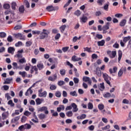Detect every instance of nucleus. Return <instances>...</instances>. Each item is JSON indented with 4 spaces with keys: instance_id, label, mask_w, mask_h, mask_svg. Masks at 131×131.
<instances>
[{
    "instance_id": "39",
    "label": "nucleus",
    "mask_w": 131,
    "mask_h": 131,
    "mask_svg": "<svg viewBox=\"0 0 131 131\" xmlns=\"http://www.w3.org/2000/svg\"><path fill=\"white\" fill-rule=\"evenodd\" d=\"M105 0H97V3L98 6H103V4Z\"/></svg>"
},
{
    "instance_id": "27",
    "label": "nucleus",
    "mask_w": 131,
    "mask_h": 131,
    "mask_svg": "<svg viewBox=\"0 0 131 131\" xmlns=\"http://www.w3.org/2000/svg\"><path fill=\"white\" fill-rule=\"evenodd\" d=\"M65 109V106L63 105H60L59 107L57 108V112H61V110H64Z\"/></svg>"
},
{
    "instance_id": "9",
    "label": "nucleus",
    "mask_w": 131,
    "mask_h": 131,
    "mask_svg": "<svg viewBox=\"0 0 131 131\" xmlns=\"http://www.w3.org/2000/svg\"><path fill=\"white\" fill-rule=\"evenodd\" d=\"M57 78V76L56 74H54L52 75V76H50L48 78V80L50 81H55Z\"/></svg>"
},
{
    "instance_id": "4",
    "label": "nucleus",
    "mask_w": 131,
    "mask_h": 131,
    "mask_svg": "<svg viewBox=\"0 0 131 131\" xmlns=\"http://www.w3.org/2000/svg\"><path fill=\"white\" fill-rule=\"evenodd\" d=\"M107 55H108L109 57L111 58V59H114L115 57L116 56V51H108L107 52Z\"/></svg>"
},
{
    "instance_id": "28",
    "label": "nucleus",
    "mask_w": 131,
    "mask_h": 131,
    "mask_svg": "<svg viewBox=\"0 0 131 131\" xmlns=\"http://www.w3.org/2000/svg\"><path fill=\"white\" fill-rule=\"evenodd\" d=\"M38 117L39 118V119L42 120L46 118V115L44 114H40L38 115Z\"/></svg>"
},
{
    "instance_id": "44",
    "label": "nucleus",
    "mask_w": 131,
    "mask_h": 131,
    "mask_svg": "<svg viewBox=\"0 0 131 131\" xmlns=\"http://www.w3.org/2000/svg\"><path fill=\"white\" fill-rule=\"evenodd\" d=\"M66 28V25H63L60 27V30L61 32H64Z\"/></svg>"
},
{
    "instance_id": "24",
    "label": "nucleus",
    "mask_w": 131,
    "mask_h": 131,
    "mask_svg": "<svg viewBox=\"0 0 131 131\" xmlns=\"http://www.w3.org/2000/svg\"><path fill=\"white\" fill-rule=\"evenodd\" d=\"M66 115L68 117H72L73 116V112L71 111H68L66 113Z\"/></svg>"
},
{
    "instance_id": "5",
    "label": "nucleus",
    "mask_w": 131,
    "mask_h": 131,
    "mask_svg": "<svg viewBox=\"0 0 131 131\" xmlns=\"http://www.w3.org/2000/svg\"><path fill=\"white\" fill-rule=\"evenodd\" d=\"M39 112H43L45 114H49V111H48V107L42 106L38 109Z\"/></svg>"
},
{
    "instance_id": "38",
    "label": "nucleus",
    "mask_w": 131,
    "mask_h": 131,
    "mask_svg": "<svg viewBox=\"0 0 131 131\" xmlns=\"http://www.w3.org/2000/svg\"><path fill=\"white\" fill-rule=\"evenodd\" d=\"M98 108L99 109V110L102 111V110L105 108V106H104V104H99L98 105Z\"/></svg>"
},
{
    "instance_id": "58",
    "label": "nucleus",
    "mask_w": 131,
    "mask_h": 131,
    "mask_svg": "<svg viewBox=\"0 0 131 131\" xmlns=\"http://www.w3.org/2000/svg\"><path fill=\"white\" fill-rule=\"evenodd\" d=\"M19 62L22 64H23V63H26V59L23 57L19 60Z\"/></svg>"
},
{
    "instance_id": "30",
    "label": "nucleus",
    "mask_w": 131,
    "mask_h": 131,
    "mask_svg": "<svg viewBox=\"0 0 131 131\" xmlns=\"http://www.w3.org/2000/svg\"><path fill=\"white\" fill-rule=\"evenodd\" d=\"M33 41H32V40H30L29 41H27L26 42V47H31V46L32 45V43H33Z\"/></svg>"
},
{
    "instance_id": "33",
    "label": "nucleus",
    "mask_w": 131,
    "mask_h": 131,
    "mask_svg": "<svg viewBox=\"0 0 131 131\" xmlns=\"http://www.w3.org/2000/svg\"><path fill=\"white\" fill-rule=\"evenodd\" d=\"M110 24H111L109 22L106 23L105 25L103 27V29H104L105 30H108V29H109V26Z\"/></svg>"
},
{
    "instance_id": "23",
    "label": "nucleus",
    "mask_w": 131,
    "mask_h": 131,
    "mask_svg": "<svg viewBox=\"0 0 131 131\" xmlns=\"http://www.w3.org/2000/svg\"><path fill=\"white\" fill-rule=\"evenodd\" d=\"M80 20L81 22H82L83 23H85L86 21H88V17L83 16L82 17H80Z\"/></svg>"
},
{
    "instance_id": "29",
    "label": "nucleus",
    "mask_w": 131,
    "mask_h": 131,
    "mask_svg": "<svg viewBox=\"0 0 131 131\" xmlns=\"http://www.w3.org/2000/svg\"><path fill=\"white\" fill-rule=\"evenodd\" d=\"M74 15H75V16H77V17H79L80 15H81V11L79 10H77L74 13Z\"/></svg>"
},
{
    "instance_id": "56",
    "label": "nucleus",
    "mask_w": 131,
    "mask_h": 131,
    "mask_svg": "<svg viewBox=\"0 0 131 131\" xmlns=\"http://www.w3.org/2000/svg\"><path fill=\"white\" fill-rule=\"evenodd\" d=\"M16 6H17V4H16V3L13 2L12 3L11 7H12V10H16Z\"/></svg>"
},
{
    "instance_id": "6",
    "label": "nucleus",
    "mask_w": 131,
    "mask_h": 131,
    "mask_svg": "<svg viewBox=\"0 0 131 131\" xmlns=\"http://www.w3.org/2000/svg\"><path fill=\"white\" fill-rule=\"evenodd\" d=\"M23 52H24L23 49L18 50L17 52V54L14 56V57H15V58H23V55L22 54H23Z\"/></svg>"
},
{
    "instance_id": "40",
    "label": "nucleus",
    "mask_w": 131,
    "mask_h": 131,
    "mask_svg": "<svg viewBox=\"0 0 131 131\" xmlns=\"http://www.w3.org/2000/svg\"><path fill=\"white\" fill-rule=\"evenodd\" d=\"M59 73L62 76H64V75H65V74H66V71L65 70V69H61L59 71Z\"/></svg>"
},
{
    "instance_id": "41",
    "label": "nucleus",
    "mask_w": 131,
    "mask_h": 131,
    "mask_svg": "<svg viewBox=\"0 0 131 131\" xmlns=\"http://www.w3.org/2000/svg\"><path fill=\"white\" fill-rule=\"evenodd\" d=\"M51 113H52V116H58V112H55L54 110H51Z\"/></svg>"
},
{
    "instance_id": "46",
    "label": "nucleus",
    "mask_w": 131,
    "mask_h": 131,
    "mask_svg": "<svg viewBox=\"0 0 131 131\" xmlns=\"http://www.w3.org/2000/svg\"><path fill=\"white\" fill-rule=\"evenodd\" d=\"M32 33L33 35H35V34H37L38 35H39V34H40V31L37 30L32 31Z\"/></svg>"
},
{
    "instance_id": "8",
    "label": "nucleus",
    "mask_w": 131,
    "mask_h": 131,
    "mask_svg": "<svg viewBox=\"0 0 131 131\" xmlns=\"http://www.w3.org/2000/svg\"><path fill=\"white\" fill-rule=\"evenodd\" d=\"M71 106L72 108H73V112H74V113L78 111V107H77V105H76L75 103H72Z\"/></svg>"
},
{
    "instance_id": "64",
    "label": "nucleus",
    "mask_w": 131,
    "mask_h": 131,
    "mask_svg": "<svg viewBox=\"0 0 131 131\" xmlns=\"http://www.w3.org/2000/svg\"><path fill=\"white\" fill-rule=\"evenodd\" d=\"M18 129H19L20 131L25 130V127H24V125H22L18 127Z\"/></svg>"
},
{
    "instance_id": "10",
    "label": "nucleus",
    "mask_w": 131,
    "mask_h": 131,
    "mask_svg": "<svg viewBox=\"0 0 131 131\" xmlns=\"http://www.w3.org/2000/svg\"><path fill=\"white\" fill-rule=\"evenodd\" d=\"M2 120H6L8 117H9V112H4L2 115Z\"/></svg>"
},
{
    "instance_id": "59",
    "label": "nucleus",
    "mask_w": 131,
    "mask_h": 131,
    "mask_svg": "<svg viewBox=\"0 0 131 131\" xmlns=\"http://www.w3.org/2000/svg\"><path fill=\"white\" fill-rule=\"evenodd\" d=\"M24 115L27 117L30 116V115H31V113L29 112L28 111H26L24 113Z\"/></svg>"
},
{
    "instance_id": "11",
    "label": "nucleus",
    "mask_w": 131,
    "mask_h": 131,
    "mask_svg": "<svg viewBox=\"0 0 131 131\" xmlns=\"http://www.w3.org/2000/svg\"><path fill=\"white\" fill-rule=\"evenodd\" d=\"M95 73L97 75V76H99V77L101 76L102 72L101 71L100 68H99V67L96 68V70H95Z\"/></svg>"
},
{
    "instance_id": "32",
    "label": "nucleus",
    "mask_w": 131,
    "mask_h": 131,
    "mask_svg": "<svg viewBox=\"0 0 131 131\" xmlns=\"http://www.w3.org/2000/svg\"><path fill=\"white\" fill-rule=\"evenodd\" d=\"M25 127V129H30L31 128V125L30 124L26 123L24 125Z\"/></svg>"
},
{
    "instance_id": "52",
    "label": "nucleus",
    "mask_w": 131,
    "mask_h": 131,
    "mask_svg": "<svg viewBox=\"0 0 131 131\" xmlns=\"http://www.w3.org/2000/svg\"><path fill=\"white\" fill-rule=\"evenodd\" d=\"M42 31L43 34H45L46 36H48V35H49V34H50V31H49V30L43 29Z\"/></svg>"
},
{
    "instance_id": "35",
    "label": "nucleus",
    "mask_w": 131,
    "mask_h": 131,
    "mask_svg": "<svg viewBox=\"0 0 131 131\" xmlns=\"http://www.w3.org/2000/svg\"><path fill=\"white\" fill-rule=\"evenodd\" d=\"M86 117L85 114H82L81 116H78L77 117V119H84Z\"/></svg>"
},
{
    "instance_id": "42",
    "label": "nucleus",
    "mask_w": 131,
    "mask_h": 131,
    "mask_svg": "<svg viewBox=\"0 0 131 131\" xmlns=\"http://www.w3.org/2000/svg\"><path fill=\"white\" fill-rule=\"evenodd\" d=\"M70 95L73 97H77L76 91H72L70 93Z\"/></svg>"
},
{
    "instance_id": "20",
    "label": "nucleus",
    "mask_w": 131,
    "mask_h": 131,
    "mask_svg": "<svg viewBox=\"0 0 131 131\" xmlns=\"http://www.w3.org/2000/svg\"><path fill=\"white\" fill-rule=\"evenodd\" d=\"M13 80V78H7L4 82L5 84H9V83H11L12 81Z\"/></svg>"
},
{
    "instance_id": "61",
    "label": "nucleus",
    "mask_w": 131,
    "mask_h": 131,
    "mask_svg": "<svg viewBox=\"0 0 131 131\" xmlns=\"http://www.w3.org/2000/svg\"><path fill=\"white\" fill-rule=\"evenodd\" d=\"M7 34L4 32H0V37H6Z\"/></svg>"
},
{
    "instance_id": "25",
    "label": "nucleus",
    "mask_w": 131,
    "mask_h": 131,
    "mask_svg": "<svg viewBox=\"0 0 131 131\" xmlns=\"http://www.w3.org/2000/svg\"><path fill=\"white\" fill-rule=\"evenodd\" d=\"M19 75H21L23 78H25L26 77V75H27V73L25 71L23 72H19Z\"/></svg>"
},
{
    "instance_id": "31",
    "label": "nucleus",
    "mask_w": 131,
    "mask_h": 131,
    "mask_svg": "<svg viewBox=\"0 0 131 131\" xmlns=\"http://www.w3.org/2000/svg\"><path fill=\"white\" fill-rule=\"evenodd\" d=\"M123 104H129V105H131V100H128L126 99H124L122 101Z\"/></svg>"
},
{
    "instance_id": "12",
    "label": "nucleus",
    "mask_w": 131,
    "mask_h": 131,
    "mask_svg": "<svg viewBox=\"0 0 131 131\" xmlns=\"http://www.w3.org/2000/svg\"><path fill=\"white\" fill-rule=\"evenodd\" d=\"M15 52V48L14 47H10L8 48V53L9 54H11V55H14Z\"/></svg>"
},
{
    "instance_id": "16",
    "label": "nucleus",
    "mask_w": 131,
    "mask_h": 131,
    "mask_svg": "<svg viewBox=\"0 0 131 131\" xmlns=\"http://www.w3.org/2000/svg\"><path fill=\"white\" fill-rule=\"evenodd\" d=\"M14 36L15 38H20V39H22L23 38V35L21 33L14 34Z\"/></svg>"
},
{
    "instance_id": "3",
    "label": "nucleus",
    "mask_w": 131,
    "mask_h": 131,
    "mask_svg": "<svg viewBox=\"0 0 131 131\" xmlns=\"http://www.w3.org/2000/svg\"><path fill=\"white\" fill-rule=\"evenodd\" d=\"M46 10L48 11V12H53V11L59 10V7H54L53 5H50L46 7Z\"/></svg>"
},
{
    "instance_id": "15",
    "label": "nucleus",
    "mask_w": 131,
    "mask_h": 131,
    "mask_svg": "<svg viewBox=\"0 0 131 131\" xmlns=\"http://www.w3.org/2000/svg\"><path fill=\"white\" fill-rule=\"evenodd\" d=\"M31 89L32 88L30 87L29 89L27 90V91L25 93V96H29V94L30 95H32V93H33V91L31 90Z\"/></svg>"
},
{
    "instance_id": "63",
    "label": "nucleus",
    "mask_w": 131,
    "mask_h": 131,
    "mask_svg": "<svg viewBox=\"0 0 131 131\" xmlns=\"http://www.w3.org/2000/svg\"><path fill=\"white\" fill-rule=\"evenodd\" d=\"M22 45H23V43H22L21 41H19L15 44V46L16 47H20V46H22Z\"/></svg>"
},
{
    "instance_id": "19",
    "label": "nucleus",
    "mask_w": 131,
    "mask_h": 131,
    "mask_svg": "<svg viewBox=\"0 0 131 131\" xmlns=\"http://www.w3.org/2000/svg\"><path fill=\"white\" fill-rule=\"evenodd\" d=\"M131 39V36H128L127 37H125L123 38V42H124V43L127 42L128 40H130Z\"/></svg>"
},
{
    "instance_id": "14",
    "label": "nucleus",
    "mask_w": 131,
    "mask_h": 131,
    "mask_svg": "<svg viewBox=\"0 0 131 131\" xmlns=\"http://www.w3.org/2000/svg\"><path fill=\"white\" fill-rule=\"evenodd\" d=\"M19 119H20V116L15 117V118L11 119V123H16Z\"/></svg>"
},
{
    "instance_id": "34",
    "label": "nucleus",
    "mask_w": 131,
    "mask_h": 131,
    "mask_svg": "<svg viewBox=\"0 0 131 131\" xmlns=\"http://www.w3.org/2000/svg\"><path fill=\"white\" fill-rule=\"evenodd\" d=\"M126 24V20L123 19L120 22V26H121L122 27L124 26Z\"/></svg>"
},
{
    "instance_id": "17",
    "label": "nucleus",
    "mask_w": 131,
    "mask_h": 131,
    "mask_svg": "<svg viewBox=\"0 0 131 131\" xmlns=\"http://www.w3.org/2000/svg\"><path fill=\"white\" fill-rule=\"evenodd\" d=\"M35 101L36 105H40V104H41V103L43 102V99L38 98L36 99Z\"/></svg>"
},
{
    "instance_id": "47",
    "label": "nucleus",
    "mask_w": 131,
    "mask_h": 131,
    "mask_svg": "<svg viewBox=\"0 0 131 131\" xmlns=\"http://www.w3.org/2000/svg\"><path fill=\"white\" fill-rule=\"evenodd\" d=\"M97 38H98V39H102V38H103V35H102L101 34H97L96 35L95 39H97Z\"/></svg>"
},
{
    "instance_id": "49",
    "label": "nucleus",
    "mask_w": 131,
    "mask_h": 131,
    "mask_svg": "<svg viewBox=\"0 0 131 131\" xmlns=\"http://www.w3.org/2000/svg\"><path fill=\"white\" fill-rule=\"evenodd\" d=\"M50 89L51 90V91H55V90L57 89V86L54 84H50Z\"/></svg>"
},
{
    "instance_id": "54",
    "label": "nucleus",
    "mask_w": 131,
    "mask_h": 131,
    "mask_svg": "<svg viewBox=\"0 0 131 131\" xmlns=\"http://www.w3.org/2000/svg\"><path fill=\"white\" fill-rule=\"evenodd\" d=\"M22 29V26L21 25H17L14 27V30H19L20 29Z\"/></svg>"
},
{
    "instance_id": "2",
    "label": "nucleus",
    "mask_w": 131,
    "mask_h": 131,
    "mask_svg": "<svg viewBox=\"0 0 131 131\" xmlns=\"http://www.w3.org/2000/svg\"><path fill=\"white\" fill-rule=\"evenodd\" d=\"M103 77L105 81H106V83L110 85L111 84V83L110 82V80H111V77H109V75H108L107 73H103Z\"/></svg>"
},
{
    "instance_id": "7",
    "label": "nucleus",
    "mask_w": 131,
    "mask_h": 131,
    "mask_svg": "<svg viewBox=\"0 0 131 131\" xmlns=\"http://www.w3.org/2000/svg\"><path fill=\"white\" fill-rule=\"evenodd\" d=\"M83 81L84 82H88L89 84H92V80L89 77L84 76L82 78Z\"/></svg>"
},
{
    "instance_id": "13",
    "label": "nucleus",
    "mask_w": 131,
    "mask_h": 131,
    "mask_svg": "<svg viewBox=\"0 0 131 131\" xmlns=\"http://www.w3.org/2000/svg\"><path fill=\"white\" fill-rule=\"evenodd\" d=\"M12 66H13V69H22L21 66L18 67V64L17 62H13Z\"/></svg>"
},
{
    "instance_id": "1",
    "label": "nucleus",
    "mask_w": 131,
    "mask_h": 131,
    "mask_svg": "<svg viewBox=\"0 0 131 131\" xmlns=\"http://www.w3.org/2000/svg\"><path fill=\"white\" fill-rule=\"evenodd\" d=\"M42 91L43 89L42 88L38 91V96L40 98H46V97H47V95H48V93H47V91H43L42 92Z\"/></svg>"
},
{
    "instance_id": "62",
    "label": "nucleus",
    "mask_w": 131,
    "mask_h": 131,
    "mask_svg": "<svg viewBox=\"0 0 131 131\" xmlns=\"http://www.w3.org/2000/svg\"><path fill=\"white\" fill-rule=\"evenodd\" d=\"M7 41L9 42H12V41H13V38L12 37V36H11V35L8 36V37L7 38Z\"/></svg>"
},
{
    "instance_id": "60",
    "label": "nucleus",
    "mask_w": 131,
    "mask_h": 131,
    "mask_svg": "<svg viewBox=\"0 0 131 131\" xmlns=\"http://www.w3.org/2000/svg\"><path fill=\"white\" fill-rule=\"evenodd\" d=\"M55 96L57 98H60L61 97V92L60 91H57L55 93Z\"/></svg>"
},
{
    "instance_id": "48",
    "label": "nucleus",
    "mask_w": 131,
    "mask_h": 131,
    "mask_svg": "<svg viewBox=\"0 0 131 131\" xmlns=\"http://www.w3.org/2000/svg\"><path fill=\"white\" fill-rule=\"evenodd\" d=\"M24 11H25V9H24V6H21L19 8V11L20 13H24Z\"/></svg>"
},
{
    "instance_id": "57",
    "label": "nucleus",
    "mask_w": 131,
    "mask_h": 131,
    "mask_svg": "<svg viewBox=\"0 0 131 131\" xmlns=\"http://www.w3.org/2000/svg\"><path fill=\"white\" fill-rule=\"evenodd\" d=\"M84 51H86V52H88V53H92L91 48H89V47L84 48Z\"/></svg>"
},
{
    "instance_id": "45",
    "label": "nucleus",
    "mask_w": 131,
    "mask_h": 131,
    "mask_svg": "<svg viewBox=\"0 0 131 131\" xmlns=\"http://www.w3.org/2000/svg\"><path fill=\"white\" fill-rule=\"evenodd\" d=\"M37 67L39 70H41V69H43V64L42 63H39L37 65Z\"/></svg>"
},
{
    "instance_id": "21",
    "label": "nucleus",
    "mask_w": 131,
    "mask_h": 131,
    "mask_svg": "<svg viewBox=\"0 0 131 131\" xmlns=\"http://www.w3.org/2000/svg\"><path fill=\"white\" fill-rule=\"evenodd\" d=\"M97 45L98 47H103L105 45V40H101V41H98L97 42Z\"/></svg>"
},
{
    "instance_id": "53",
    "label": "nucleus",
    "mask_w": 131,
    "mask_h": 131,
    "mask_svg": "<svg viewBox=\"0 0 131 131\" xmlns=\"http://www.w3.org/2000/svg\"><path fill=\"white\" fill-rule=\"evenodd\" d=\"M88 109L92 110V109H93V108H94V105H93V103H92L91 102H89L88 103Z\"/></svg>"
},
{
    "instance_id": "51",
    "label": "nucleus",
    "mask_w": 131,
    "mask_h": 131,
    "mask_svg": "<svg viewBox=\"0 0 131 131\" xmlns=\"http://www.w3.org/2000/svg\"><path fill=\"white\" fill-rule=\"evenodd\" d=\"M26 120H27V117H26V116H23L21 118V122L24 123Z\"/></svg>"
},
{
    "instance_id": "55",
    "label": "nucleus",
    "mask_w": 131,
    "mask_h": 131,
    "mask_svg": "<svg viewBox=\"0 0 131 131\" xmlns=\"http://www.w3.org/2000/svg\"><path fill=\"white\" fill-rule=\"evenodd\" d=\"M57 84H58V85H59V86H61L64 85V84H65V82H64V81H58Z\"/></svg>"
},
{
    "instance_id": "43",
    "label": "nucleus",
    "mask_w": 131,
    "mask_h": 131,
    "mask_svg": "<svg viewBox=\"0 0 131 131\" xmlns=\"http://www.w3.org/2000/svg\"><path fill=\"white\" fill-rule=\"evenodd\" d=\"M8 105H10L11 107H14L15 103L13 102V100H10L8 102Z\"/></svg>"
},
{
    "instance_id": "22",
    "label": "nucleus",
    "mask_w": 131,
    "mask_h": 131,
    "mask_svg": "<svg viewBox=\"0 0 131 131\" xmlns=\"http://www.w3.org/2000/svg\"><path fill=\"white\" fill-rule=\"evenodd\" d=\"M100 91L103 92L105 90V86L104 85V82L101 83L99 86Z\"/></svg>"
},
{
    "instance_id": "26",
    "label": "nucleus",
    "mask_w": 131,
    "mask_h": 131,
    "mask_svg": "<svg viewBox=\"0 0 131 131\" xmlns=\"http://www.w3.org/2000/svg\"><path fill=\"white\" fill-rule=\"evenodd\" d=\"M34 71H37V68H36V66H32L31 70H30V73H31V74H33V72H34Z\"/></svg>"
},
{
    "instance_id": "50",
    "label": "nucleus",
    "mask_w": 131,
    "mask_h": 131,
    "mask_svg": "<svg viewBox=\"0 0 131 131\" xmlns=\"http://www.w3.org/2000/svg\"><path fill=\"white\" fill-rule=\"evenodd\" d=\"M47 37V36L43 33H40V39H43L44 38H46Z\"/></svg>"
},
{
    "instance_id": "36",
    "label": "nucleus",
    "mask_w": 131,
    "mask_h": 131,
    "mask_svg": "<svg viewBox=\"0 0 131 131\" xmlns=\"http://www.w3.org/2000/svg\"><path fill=\"white\" fill-rule=\"evenodd\" d=\"M103 9L104 11H108L109 10V2L107 3V4H105L103 6Z\"/></svg>"
},
{
    "instance_id": "37",
    "label": "nucleus",
    "mask_w": 131,
    "mask_h": 131,
    "mask_svg": "<svg viewBox=\"0 0 131 131\" xmlns=\"http://www.w3.org/2000/svg\"><path fill=\"white\" fill-rule=\"evenodd\" d=\"M122 57V52L121 51H118V61H120L121 60V58Z\"/></svg>"
},
{
    "instance_id": "18",
    "label": "nucleus",
    "mask_w": 131,
    "mask_h": 131,
    "mask_svg": "<svg viewBox=\"0 0 131 131\" xmlns=\"http://www.w3.org/2000/svg\"><path fill=\"white\" fill-rule=\"evenodd\" d=\"M72 60L74 62H77L78 61H80V60H81V58H78V57H76V56L74 55L72 57Z\"/></svg>"
}]
</instances>
